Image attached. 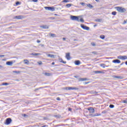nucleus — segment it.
I'll list each match as a JSON object with an SVG mask.
<instances>
[{"mask_svg": "<svg viewBox=\"0 0 127 127\" xmlns=\"http://www.w3.org/2000/svg\"><path fill=\"white\" fill-rule=\"evenodd\" d=\"M57 101H61V99H60V98H59V97H57Z\"/></svg>", "mask_w": 127, "mask_h": 127, "instance_id": "37998d69", "label": "nucleus"}, {"mask_svg": "<svg viewBox=\"0 0 127 127\" xmlns=\"http://www.w3.org/2000/svg\"><path fill=\"white\" fill-rule=\"evenodd\" d=\"M112 78H116L117 79H123V77L121 76L113 75Z\"/></svg>", "mask_w": 127, "mask_h": 127, "instance_id": "2eb2a0df", "label": "nucleus"}, {"mask_svg": "<svg viewBox=\"0 0 127 127\" xmlns=\"http://www.w3.org/2000/svg\"><path fill=\"white\" fill-rule=\"evenodd\" d=\"M37 43H40L41 41L39 40H37Z\"/></svg>", "mask_w": 127, "mask_h": 127, "instance_id": "8fccbe9b", "label": "nucleus"}, {"mask_svg": "<svg viewBox=\"0 0 127 127\" xmlns=\"http://www.w3.org/2000/svg\"><path fill=\"white\" fill-rule=\"evenodd\" d=\"M59 61L61 63H63L64 64H66V62H64L62 59H60Z\"/></svg>", "mask_w": 127, "mask_h": 127, "instance_id": "b1692460", "label": "nucleus"}, {"mask_svg": "<svg viewBox=\"0 0 127 127\" xmlns=\"http://www.w3.org/2000/svg\"><path fill=\"white\" fill-rule=\"evenodd\" d=\"M63 2H69V0H64Z\"/></svg>", "mask_w": 127, "mask_h": 127, "instance_id": "4c0bfd02", "label": "nucleus"}, {"mask_svg": "<svg viewBox=\"0 0 127 127\" xmlns=\"http://www.w3.org/2000/svg\"><path fill=\"white\" fill-rule=\"evenodd\" d=\"M38 1V0H33V1H34V2H37Z\"/></svg>", "mask_w": 127, "mask_h": 127, "instance_id": "09e8293b", "label": "nucleus"}, {"mask_svg": "<svg viewBox=\"0 0 127 127\" xmlns=\"http://www.w3.org/2000/svg\"><path fill=\"white\" fill-rule=\"evenodd\" d=\"M87 110L89 111L90 114L89 116L90 117H98V116H101V114L95 113L93 114L94 113H95V109H94V108L92 107L89 108L87 109Z\"/></svg>", "mask_w": 127, "mask_h": 127, "instance_id": "f257e3e1", "label": "nucleus"}, {"mask_svg": "<svg viewBox=\"0 0 127 127\" xmlns=\"http://www.w3.org/2000/svg\"><path fill=\"white\" fill-rule=\"evenodd\" d=\"M91 44L92 45V46H96V44H95L94 42L91 43Z\"/></svg>", "mask_w": 127, "mask_h": 127, "instance_id": "e433bc0d", "label": "nucleus"}, {"mask_svg": "<svg viewBox=\"0 0 127 127\" xmlns=\"http://www.w3.org/2000/svg\"><path fill=\"white\" fill-rule=\"evenodd\" d=\"M54 117H55V118H56V119L61 118V115H55Z\"/></svg>", "mask_w": 127, "mask_h": 127, "instance_id": "4be33fe9", "label": "nucleus"}, {"mask_svg": "<svg viewBox=\"0 0 127 127\" xmlns=\"http://www.w3.org/2000/svg\"><path fill=\"white\" fill-rule=\"evenodd\" d=\"M112 14L113 15H116V14H117V12H116V11H113V12H112Z\"/></svg>", "mask_w": 127, "mask_h": 127, "instance_id": "f704fd0d", "label": "nucleus"}, {"mask_svg": "<svg viewBox=\"0 0 127 127\" xmlns=\"http://www.w3.org/2000/svg\"><path fill=\"white\" fill-rule=\"evenodd\" d=\"M55 15H57V14H55Z\"/></svg>", "mask_w": 127, "mask_h": 127, "instance_id": "338daca9", "label": "nucleus"}, {"mask_svg": "<svg viewBox=\"0 0 127 127\" xmlns=\"http://www.w3.org/2000/svg\"><path fill=\"white\" fill-rule=\"evenodd\" d=\"M22 117H24V118H26V117H27V115L26 114H22Z\"/></svg>", "mask_w": 127, "mask_h": 127, "instance_id": "58836bf2", "label": "nucleus"}, {"mask_svg": "<svg viewBox=\"0 0 127 127\" xmlns=\"http://www.w3.org/2000/svg\"><path fill=\"white\" fill-rule=\"evenodd\" d=\"M48 57H50L51 58H55V57L54 55L52 54H48L47 55Z\"/></svg>", "mask_w": 127, "mask_h": 127, "instance_id": "a211bd4d", "label": "nucleus"}, {"mask_svg": "<svg viewBox=\"0 0 127 127\" xmlns=\"http://www.w3.org/2000/svg\"><path fill=\"white\" fill-rule=\"evenodd\" d=\"M113 63L120 64V63H121V61H120V60H118V59L114 60L113 61Z\"/></svg>", "mask_w": 127, "mask_h": 127, "instance_id": "f8f14e48", "label": "nucleus"}, {"mask_svg": "<svg viewBox=\"0 0 127 127\" xmlns=\"http://www.w3.org/2000/svg\"><path fill=\"white\" fill-rule=\"evenodd\" d=\"M6 64L8 66H12V64H13V62L12 61H8L6 63Z\"/></svg>", "mask_w": 127, "mask_h": 127, "instance_id": "9d476101", "label": "nucleus"}, {"mask_svg": "<svg viewBox=\"0 0 127 127\" xmlns=\"http://www.w3.org/2000/svg\"><path fill=\"white\" fill-rule=\"evenodd\" d=\"M54 64H55V63H54V62H53V63H52V65H54Z\"/></svg>", "mask_w": 127, "mask_h": 127, "instance_id": "6e6d98bb", "label": "nucleus"}, {"mask_svg": "<svg viewBox=\"0 0 127 127\" xmlns=\"http://www.w3.org/2000/svg\"><path fill=\"white\" fill-rule=\"evenodd\" d=\"M41 28H43L44 29H48L49 28V26L47 25H42L41 26Z\"/></svg>", "mask_w": 127, "mask_h": 127, "instance_id": "4468645a", "label": "nucleus"}, {"mask_svg": "<svg viewBox=\"0 0 127 127\" xmlns=\"http://www.w3.org/2000/svg\"><path fill=\"white\" fill-rule=\"evenodd\" d=\"M3 61H5V60H3Z\"/></svg>", "mask_w": 127, "mask_h": 127, "instance_id": "69168bd1", "label": "nucleus"}, {"mask_svg": "<svg viewBox=\"0 0 127 127\" xmlns=\"http://www.w3.org/2000/svg\"><path fill=\"white\" fill-rule=\"evenodd\" d=\"M114 107H115V106L113 104H110L109 105V108H110V109H113Z\"/></svg>", "mask_w": 127, "mask_h": 127, "instance_id": "bb28decb", "label": "nucleus"}, {"mask_svg": "<svg viewBox=\"0 0 127 127\" xmlns=\"http://www.w3.org/2000/svg\"><path fill=\"white\" fill-rule=\"evenodd\" d=\"M63 40H66V38H63Z\"/></svg>", "mask_w": 127, "mask_h": 127, "instance_id": "4d7b16f0", "label": "nucleus"}, {"mask_svg": "<svg viewBox=\"0 0 127 127\" xmlns=\"http://www.w3.org/2000/svg\"><path fill=\"white\" fill-rule=\"evenodd\" d=\"M96 1H97V2H99L100 1V0H95Z\"/></svg>", "mask_w": 127, "mask_h": 127, "instance_id": "13d9d810", "label": "nucleus"}, {"mask_svg": "<svg viewBox=\"0 0 127 127\" xmlns=\"http://www.w3.org/2000/svg\"><path fill=\"white\" fill-rule=\"evenodd\" d=\"M80 61H76L75 62V65H80Z\"/></svg>", "mask_w": 127, "mask_h": 127, "instance_id": "412c9836", "label": "nucleus"}, {"mask_svg": "<svg viewBox=\"0 0 127 127\" xmlns=\"http://www.w3.org/2000/svg\"><path fill=\"white\" fill-rule=\"evenodd\" d=\"M64 90H79L77 87H65L64 88Z\"/></svg>", "mask_w": 127, "mask_h": 127, "instance_id": "20e7f679", "label": "nucleus"}, {"mask_svg": "<svg viewBox=\"0 0 127 127\" xmlns=\"http://www.w3.org/2000/svg\"><path fill=\"white\" fill-rule=\"evenodd\" d=\"M78 81H89V78H78Z\"/></svg>", "mask_w": 127, "mask_h": 127, "instance_id": "9b49d317", "label": "nucleus"}, {"mask_svg": "<svg viewBox=\"0 0 127 127\" xmlns=\"http://www.w3.org/2000/svg\"><path fill=\"white\" fill-rule=\"evenodd\" d=\"M126 58H127V56H122V60H126Z\"/></svg>", "mask_w": 127, "mask_h": 127, "instance_id": "cd10ccee", "label": "nucleus"}, {"mask_svg": "<svg viewBox=\"0 0 127 127\" xmlns=\"http://www.w3.org/2000/svg\"><path fill=\"white\" fill-rule=\"evenodd\" d=\"M118 59H121L122 60L123 59V56H120L118 57Z\"/></svg>", "mask_w": 127, "mask_h": 127, "instance_id": "2f4dec72", "label": "nucleus"}, {"mask_svg": "<svg viewBox=\"0 0 127 127\" xmlns=\"http://www.w3.org/2000/svg\"><path fill=\"white\" fill-rule=\"evenodd\" d=\"M90 82H84V85H87V84H89Z\"/></svg>", "mask_w": 127, "mask_h": 127, "instance_id": "79ce46f5", "label": "nucleus"}, {"mask_svg": "<svg viewBox=\"0 0 127 127\" xmlns=\"http://www.w3.org/2000/svg\"><path fill=\"white\" fill-rule=\"evenodd\" d=\"M50 36L51 37H56V35L55 34H53V33H50Z\"/></svg>", "mask_w": 127, "mask_h": 127, "instance_id": "aec40b11", "label": "nucleus"}, {"mask_svg": "<svg viewBox=\"0 0 127 127\" xmlns=\"http://www.w3.org/2000/svg\"><path fill=\"white\" fill-rule=\"evenodd\" d=\"M31 55H33V56H37V55H41V54L40 53H32Z\"/></svg>", "mask_w": 127, "mask_h": 127, "instance_id": "6ab92c4d", "label": "nucleus"}, {"mask_svg": "<svg viewBox=\"0 0 127 127\" xmlns=\"http://www.w3.org/2000/svg\"><path fill=\"white\" fill-rule=\"evenodd\" d=\"M48 127V126L44 125V126H42L41 127Z\"/></svg>", "mask_w": 127, "mask_h": 127, "instance_id": "5fc2aeb1", "label": "nucleus"}, {"mask_svg": "<svg viewBox=\"0 0 127 127\" xmlns=\"http://www.w3.org/2000/svg\"><path fill=\"white\" fill-rule=\"evenodd\" d=\"M0 68H2V66L1 65H0Z\"/></svg>", "mask_w": 127, "mask_h": 127, "instance_id": "052dcab7", "label": "nucleus"}, {"mask_svg": "<svg viewBox=\"0 0 127 127\" xmlns=\"http://www.w3.org/2000/svg\"><path fill=\"white\" fill-rule=\"evenodd\" d=\"M95 21H97V22H101V21H102V19H98L95 20Z\"/></svg>", "mask_w": 127, "mask_h": 127, "instance_id": "7c9ffc66", "label": "nucleus"}, {"mask_svg": "<svg viewBox=\"0 0 127 127\" xmlns=\"http://www.w3.org/2000/svg\"><path fill=\"white\" fill-rule=\"evenodd\" d=\"M79 21H80V22H82L83 23L84 22V19H83V18H81L79 20Z\"/></svg>", "mask_w": 127, "mask_h": 127, "instance_id": "72a5a7b5", "label": "nucleus"}, {"mask_svg": "<svg viewBox=\"0 0 127 127\" xmlns=\"http://www.w3.org/2000/svg\"><path fill=\"white\" fill-rule=\"evenodd\" d=\"M115 8L118 12H121V13H124V12H126V11H127V9H126V8L121 6H117Z\"/></svg>", "mask_w": 127, "mask_h": 127, "instance_id": "f03ea898", "label": "nucleus"}, {"mask_svg": "<svg viewBox=\"0 0 127 127\" xmlns=\"http://www.w3.org/2000/svg\"><path fill=\"white\" fill-rule=\"evenodd\" d=\"M74 77L76 78V79H79V76L75 75Z\"/></svg>", "mask_w": 127, "mask_h": 127, "instance_id": "a19ab883", "label": "nucleus"}, {"mask_svg": "<svg viewBox=\"0 0 127 127\" xmlns=\"http://www.w3.org/2000/svg\"><path fill=\"white\" fill-rule=\"evenodd\" d=\"M72 6V4H67L66 7L67 8L71 7Z\"/></svg>", "mask_w": 127, "mask_h": 127, "instance_id": "393cba45", "label": "nucleus"}, {"mask_svg": "<svg viewBox=\"0 0 127 127\" xmlns=\"http://www.w3.org/2000/svg\"><path fill=\"white\" fill-rule=\"evenodd\" d=\"M126 60H127V58H126Z\"/></svg>", "mask_w": 127, "mask_h": 127, "instance_id": "774afa93", "label": "nucleus"}, {"mask_svg": "<svg viewBox=\"0 0 127 127\" xmlns=\"http://www.w3.org/2000/svg\"><path fill=\"white\" fill-rule=\"evenodd\" d=\"M40 45L41 46V47H44V44H40Z\"/></svg>", "mask_w": 127, "mask_h": 127, "instance_id": "603ef678", "label": "nucleus"}, {"mask_svg": "<svg viewBox=\"0 0 127 127\" xmlns=\"http://www.w3.org/2000/svg\"><path fill=\"white\" fill-rule=\"evenodd\" d=\"M38 64H39V65H42V62H39L38 63Z\"/></svg>", "mask_w": 127, "mask_h": 127, "instance_id": "ea45409f", "label": "nucleus"}, {"mask_svg": "<svg viewBox=\"0 0 127 127\" xmlns=\"http://www.w3.org/2000/svg\"><path fill=\"white\" fill-rule=\"evenodd\" d=\"M123 64H124V63L121 64V65H123Z\"/></svg>", "mask_w": 127, "mask_h": 127, "instance_id": "0e129e2a", "label": "nucleus"}, {"mask_svg": "<svg viewBox=\"0 0 127 127\" xmlns=\"http://www.w3.org/2000/svg\"><path fill=\"white\" fill-rule=\"evenodd\" d=\"M13 73H16L17 74H19V73H20V71L15 70L13 71Z\"/></svg>", "mask_w": 127, "mask_h": 127, "instance_id": "c756f323", "label": "nucleus"}, {"mask_svg": "<svg viewBox=\"0 0 127 127\" xmlns=\"http://www.w3.org/2000/svg\"><path fill=\"white\" fill-rule=\"evenodd\" d=\"M81 27L83 28V29H84L85 30H90V28L89 27H87V26H85L83 24H81Z\"/></svg>", "mask_w": 127, "mask_h": 127, "instance_id": "0eeeda50", "label": "nucleus"}, {"mask_svg": "<svg viewBox=\"0 0 127 127\" xmlns=\"http://www.w3.org/2000/svg\"><path fill=\"white\" fill-rule=\"evenodd\" d=\"M24 63L26 65H28V64H29V61L27 60H24Z\"/></svg>", "mask_w": 127, "mask_h": 127, "instance_id": "f3484780", "label": "nucleus"}, {"mask_svg": "<svg viewBox=\"0 0 127 127\" xmlns=\"http://www.w3.org/2000/svg\"><path fill=\"white\" fill-rule=\"evenodd\" d=\"M45 8H46V9L47 10H50L51 11H55V8L53 7H45Z\"/></svg>", "mask_w": 127, "mask_h": 127, "instance_id": "39448f33", "label": "nucleus"}, {"mask_svg": "<svg viewBox=\"0 0 127 127\" xmlns=\"http://www.w3.org/2000/svg\"><path fill=\"white\" fill-rule=\"evenodd\" d=\"M14 18L17 19H22L23 18V15H19V16H15L14 17Z\"/></svg>", "mask_w": 127, "mask_h": 127, "instance_id": "1a4fd4ad", "label": "nucleus"}, {"mask_svg": "<svg viewBox=\"0 0 127 127\" xmlns=\"http://www.w3.org/2000/svg\"><path fill=\"white\" fill-rule=\"evenodd\" d=\"M89 94H91V95H95V96H97L98 95V92L97 91H91L89 92Z\"/></svg>", "mask_w": 127, "mask_h": 127, "instance_id": "6e6552de", "label": "nucleus"}, {"mask_svg": "<svg viewBox=\"0 0 127 127\" xmlns=\"http://www.w3.org/2000/svg\"><path fill=\"white\" fill-rule=\"evenodd\" d=\"M101 67H102L103 68H105V64H100Z\"/></svg>", "mask_w": 127, "mask_h": 127, "instance_id": "c9c22d12", "label": "nucleus"}, {"mask_svg": "<svg viewBox=\"0 0 127 127\" xmlns=\"http://www.w3.org/2000/svg\"><path fill=\"white\" fill-rule=\"evenodd\" d=\"M47 120H48V119H47V118H44V121H47Z\"/></svg>", "mask_w": 127, "mask_h": 127, "instance_id": "3c124183", "label": "nucleus"}, {"mask_svg": "<svg viewBox=\"0 0 127 127\" xmlns=\"http://www.w3.org/2000/svg\"><path fill=\"white\" fill-rule=\"evenodd\" d=\"M87 6L89 7V8H93V7H94V6L92 5L91 4H87Z\"/></svg>", "mask_w": 127, "mask_h": 127, "instance_id": "5701e85b", "label": "nucleus"}, {"mask_svg": "<svg viewBox=\"0 0 127 127\" xmlns=\"http://www.w3.org/2000/svg\"><path fill=\"white\" fill-rule=\"evenodd\" d=\"M65 57L67 60H70V59H71V58L70 57V54L69 53L66 54Z\"/></svg>", "mask_w": 127, "mask_h": 127, "instance_id": "ddd939ff", "label": "nucleus"}, {"mask_svg": "<svg viewBox=\"0 0 127 127\" xmlns=\"http://www.w3.org/2000/svg\"><path fill=\"white\" fill-rule=\"evenodd\" d=\"M12 121V120H11V119L7 118L6 119L5 124L8 125L10 124V123H11Z\"/></svg>", "mask_w": 127, "mask_h": 127, "instance_id": "423d86ee", "label": "nucleus"}, {"mask_svg": "<svg viewBox=\"0 0 127 127\" xmlns=\"http://www.w3.org/2000/svg\"><path fill=\"white\" fill-rule=\"evenodd\" d=\"M20 2L19 1H17L16 2V5H18V4H19Z\"/></svg>", "mask_w": 127, "mask_h": 127, "instance_id": "49530a36", "label": "nucleus"}, {"mask_svg": "<svg viewBox=\"0 0 127 127\" xmlns=\"http://www.w3.org/2000/svg\"><path fill=\"white\" fill-rule=\"evenodd\" d=\"M2 85L3 86H7V85H8V83H7V82H4V83H3L2 84Z\"/></svg>", "mask_w": 127, "mask_h": 127, "instance_id": "c85d7f7f", "label": "nucleus"}, {"mask_svg": "<svg viewBox=\"0 0 127 127\" xmlns=\"http://www.w3.org/2000/svg\"><path fill=\"white\" fill-rule=\"evenodd\" d=\"M100 38H101V39H105V35H101Z\"/></svg>", "mask_w": 127, "mask_h": 127, "instance_id": "473e14b6", "label": "nucleus"}, {"mask_svg": "<svg viewBox=\"0 0 127 127\" xmlns=\"http://www.w3.org/2000/svg\"><path fill=\"white\" fill-rule=\"evenodd\" d=\"M94 73H95V74H102V73H103V71L100 70H95L94 71Z\"/></svg>", "mask_w": 127, "mask_h": 127, "instance_id": "dca6fc26", "label": "nucleus"}, {"mask_svg": "<svg viewBox=\"0 0 127 127\" xmlns=\"http://www.w3.org/2000/svg\"><path fill=\"white\" fill-rule=\"evenodd\" d=\"M81 4L82 5H84V4H85V3H84V2H81Z\"/></svg>", "mask_w": 127, "mask_h": 127, "instance_id": "864d4df0", "label": "nucleus"}, {"mask_svg": "<svg viewBox=\"0 0 127 127\" xmlns=\"http://www.w3.org/2000/svg\"><path fill=\"white\" fill-rule=\"evenodd\" d=\"M125 64H126V65H127V61H126V62H125Z\"/></svg>", "mask_w": 127, "mask_h": 127, "instance_id": "bf43d9fd", "label": "nucleus"}, {"mask_svg": "<svg viewBox=\"0 0 127 127\" xmlns=\"http://www.w3.org/2000/svg\"><path fill=\"white\" fill-rule=\"evenodd\" d=\"M68 111H69V112H71V111H72V109H71L70 108H68Z\"/></svg>", "mask_w": 127, "mask_h": 127, "instance_id": "de8ad7c7", "label": "nucleus"}, {"mask_svg": "<svg viewBox=\"0 0 127 127\" xmlns=\"http://www.w3.org/2000/svg\"><path fill=\"white\" fill-rule=\"evenodd\" d=\"M79 17H80V16L71 15L70 19H71V20H75V21L79 22Z\"/></svg>", "mask_w": 127, "mask_h": 127, "instance_id": "7ed1b4c3", "label": "nucleus"}, {"mask_svg": "<svg viewBox=\"0 0 127 127\" xmlns=\"http://www.w3.org/2000/svg\"><path fill=\"white\" fill-rule=\"evenodd\" d=\"M123 103H124V104H127V100H124V101H123Z\"/></svg>", "mask_w": 127, "mask_h": 127, "instance_id": "c03bdc74", "label": "nucleus"}, {"mask_svg": "<svg viewBox=\"0 0 127 127\" xmlns=\"http://www.w3.org/2000/svg\"><path fill=\"white\" fill-rule=\"evenodd\" d=\"M45 75L46 76H51V73H48V72H46V73H45Z\"/></svg>", "mask_w": 127, "mask_h": 127, "instance_id": "a878e982", "label": "nucleus"}, {"mask_svg": "<svg viewBox=\"0 0 127 127\" xmlns=\"http://www.w3.org/2000/svg\"><path fill=\"white\" fill-rule=\"evenodd\" d=\"M38 90H39V88H37L36 89V91H37Z\"/></svg>", "mask_w": 127, "mask_h": 127, "instance_id": "e2e57ef3", "label": "nucleus"}, {"mask_svg": "<svg viewBox=\"0 0 127 127\" xmlns=\"http://www.w3.org/2000/svg\"><path fill=\"white\" fill-rule=\"evenodd\" d=\"M4 56V55H0V58H2Z\"/></svg>", "mask_w": 127, "mask_h": 127, "instance_id": "a18cd8bd", "label": "nucleus"}, {"mask_svg": "<svg viewBox=\"0 0 127 127\" xmlns=\"http://www.w3.org/2000/svg\"><path fill=\"white\" fill-rule=\"evenodd\" d=\"M96 26H97V25H94V27H96Z\"/></svg>", "mask_w": 127, "mask_h": 127, "instance_id": "680f3d73", "label": "nucleus"}]
</instances>
